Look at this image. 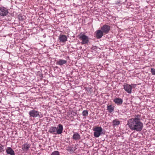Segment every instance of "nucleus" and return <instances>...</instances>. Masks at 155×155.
I'll return each mask as SVG.
<instances>
[{
  "mask_svg": "<svg viewBox=\"0 0 155 155\" xmlns=\"http://www.w3.org/2000/svg\"><path fill=\"white\" fill-rule=\"evenodd\" d=\"M127 125L132 130L137 132L141 131L143 127V124L141 121L140 115H135L134 118H132L127 121Z\"/></svg>",
  "mask_w": 155,
  "mask_h": 155,
  "instance_id": "obj_1",
  "label": "nucleus"
},
{
  "mask_svg": "<svg viewBox=\"0 0 155 155\" xmlns=\"http://www.w3.org/2000/svg\"><path fill=\"white\" fill-rule=\"evenodd\" d=\"M63 128L62 124H60L57 127H56L51 126L50 127L48 132L50 134H60L63 132Z\"/></svg>",
  "mask_w": 155,
  "mask_h": 155,
  "instance_id": "obj_2",
  "label": "nucleus"
},
{
  "mask_svg": "<svg viewBox=\"0 0 155 155\" xmlns=\"http://www.w3.org/2000/svg\"><path fill=\"white\" fill-rule=\"evenodd\" d=\"M93 130L94 131V135L96 137H98L101 135L105 134V132L103 131V130L101 127H96L93 128Z\"/></svg>",
  "mask_w": 155,
  "mask_h": 155,
  "instance_id": "obj_3",
  "label": "nucleus"
},
{
  "mask_svg": "<svg viewBox=\"0 0 155 155\" xmlns=\"http://www.w3.org/2000/svg\"><path fill=\"white\" fill-rule=\"evenodd\" d=\"M40 114H41V113L34 109L30 111L29 112V114L30 117L36 118L38 117L39 118L42 117L43 115Z\"/></svg>",
  "mask_w": 155,
  "mask_h": 155,
  "instance_id": "obj_4",
  "label": "nucleus"
},
{
  "mask_svg": "<svg viewBox=\"0 0 155 155\" xmlns=\"http://www.w3.org/2000/svg\"><path fill=\"white\" fill-rule=\"evenodd\" d=\"M79 38L82 40L81 44H87L89 42V38L87 36L83 34L82 32L78 35Z\"/></svg>",
  "mask_w": 155,
  "mask_h": 155,
  "instance_id": "obj_5",
  "label": "nucleus"
},
{
  "mask_svg": "<svg viewBox=\"0 0 155 155\" xmlns=\"http://www.w3.org/2000/svg\"><path fill=\"white\" fill-rule=\"evenodd\" d=\"M8 9L4 7H0V15L5 16L7 15L8 13Z\"/></svg>",
  "mask_w": 155,
  "mask_h": 155,
  "instance_id": "obj_6",
  "label": "nucleus"
},
{
  "mask_svg": "<svg viewBox=\"0 0 155 155\" xmlns=\"http://www.w3.org/2000/svg\"><path fill=\"white\" fill-rule=\"evenodd\" d=\"M101 30L105 34H108L110 29V26L108 25H105L101 28Z\"/></svg>",
  "mask_w": 155,
  "mask_h": 155,
  "instance_id": "obj_7",
  "label": "nucleus"
},
{
  "mask_svg": "<svg viewBox=\"0 0 155 155\" xmlns=\"http://www.w3.org/2000/svg\"><path fill=\"white\" fill-rule=\"evenodd\" d=\"M124 88V90L128 93L130 94L131 93L132 87L127 84H125L123 85Z\"/></svg>",
  "mask_w": 155,
  "mask_h": 155,
  "instance_id": "obj_8",
  "label": "nucleus"
},
{
  "mask_svg": "<svg viewBox=\"0 0 155 155\" xmlns=\"http://www.w3.org/2000/svg\"><path fill=\"white\" fill-rule=\"evenodd\" d=\"M96 36L97 39L101 38L103 36L104 33L101 30H97L96 32Z\"/></svg>",
  "mask_w": 155,
  "mask_h": 155,
  "instance_id": "obj_9",
  "label": "nucleus"
},
{
  "mask_svg": "<svg viewBox=\"0 0 155 155\" xmlns=\"http://www.w3.org/2000/svg\"><path fill=\"white\" fill-rule=\"evenodd\" d=\"M113 101L118 105H121L123 103L122 99L119 97L116 98L113 100Z\"/></svg>",
  "mask_w": 155,
  "mask_h": 155,
  "instance_id": "obj_10",
  "label": "nucleus"
},
{
  "mask_svg": "<svg viewBox=\"0 0 155 155\" xmlns=\"http://www.w3.org/2000/svg\"><path fill=\"white\" fill-rule=\"evenodd\" d=\"M30 145L28 143H25L22 146V149L25 152H27L29 150Z\"/></svg>",
  "mask_w": 155,
  "mask_h": 155,
  "instance_id": "obj_11",
  "label": "nucleus"
},
{
  "mask_svg": "<svg viewBox=\"0 0 155 155\" xmlns=\"http://www.w3.org/2000/svg\"><path fill=\"white\" fill-rule=\"evenodd\" d=\"M59 39L60 42H64L67 40V38L65 35H60Z\"/></svg>",
  "mask_w": 155,
  "mask_h": 155,
  "instance_id": "obj_12",
  "label": "nucleus"
},
{
  "mask_svg": "<svg viewBox=\"0 0 155 155\" xmlns=\"http://www.w3.org/2000/svg\"><path fill=\"white\" fill-rule=\"evenodd\" d=\"M6 151L7 154L10 155H15L14 151L10 147H8L6 149Z\"/></svg>",
  "mask_w": 155,
  "mask_h": 155,
  "instance_id": "obj_13",
  "label": "nucleus"
},
{
  "mask_svg": "<svg viewBox=\"0 0 155 155\" xmlns=\"http://www.w3.org/2000/svg\"><path fill=\"white\" fill-rule=\"evenodd\" d=\"M67 61L63 59H59L56 62V64L62 66L64 64H66Z\"/></svg>",
  "mask_w": 155,
  "mask_h": 155,
  "instance_id": "obj_14",
  "label": "nucleus"
},
{
  "mask_svg": "<svg viewBox=\"0 0 155 155\" xmlns=\"http://www.w3.org/2000/svg\"><path fill=\"white\" fill-rule=\"evenodd\" d=\"M81 137L80 134L76 132L74 133V134L73 136V138L74 140H78L80 139Z\"/></svg>",
  "mask_w": 155,
  "mask_h": 155,
  "instance_id": "obj_15",
  "label": "nucleus"
},
{
  "mask_svg": "<svg viewBox=\"0 0 155 155\" xmlns=\"http://www.w3.org/2000/svg\"><path fill=\"white\" fill-rule=\"evenodd\" d=\"M107 110L110 113H111L114 110V107L112 105H109L107 107Z\"/></svg>",
  "mask_w": 155,
  "mask_h": 155,
  "instance_id": "obj_16",
  "label": "nucleus"
},
{
  "mask_svg": "<svg viewBox=\"0 0 155 155\" xmlns=\"http://www.w3.org/2000/svg\"><path fill=\"white\" fill-rule=\"evenodd\" d=\"M120 124V121L117 119H115L113 120L112 125L113 126L115 127L116 126Z\"/></svg>",
  "mask_w": 155,
  "mask_h": 155,
  "instance_id": "obj_17",
  "label": "nucleus"
},
{
  "mask_svg": "<svg viewBox=\"0 0 155 155\" xmlns=\"http://www.w3.org/2000/svg\"><path fill=\"white\" fill-rule=\"evenodd\" d=\"M18 18L20 21H23L25 19V17L21 15H18Z\"/></svg>",
  "mask_w": 155,
  "mask_h": 155,
  "instance_id": "obj_18",
  "label": "nucleus"
},
{
  "mask_svg": "<svg viewBox=\"0 0 155 155\" xmlns=\"http://www.w3.org/2000/svg\"><path fill=\"white\" fill-rule=\"evenodd\" d=\"M82 114L83 116L84 117L87 116L88 114V111L86 110H84L82 112Z\"/></svg>",
  "mask_w": 155,
  "mask_h": 155,
  "instance_id": "obj_19",
  "label": "nucleus"
},
{
  "mask_svg": "<svg viewBox=\"0 0 155 155\" xmlns=\"http://www.w3.org/2000/svg\"><path fill=\"white\" fill-rule=\"evenodd\" d=\"M51 155H60L59 152L58 151H55L53 152Z\"/></svg>",
  "mask_w": 155,
  "mask_h": 155,
  "instance_id": "obj_20",
  "label": "nucleus"
},
{
  "mask_svg": "<svg viewBox=\"0 0 155 155\" xmlns=\"http://www.w3.org/2000/svg\"><path fill=\"white\" fill-rule=\"evenodd\" d=\"M4 147L3 145L0 144V152H2L4 151Z\"/></svg>",
  "mask_w": 155,
  "mask_h": 155,
  "instance_id": "obj_21",
  "label": "nucleus"
}]
</instances>
